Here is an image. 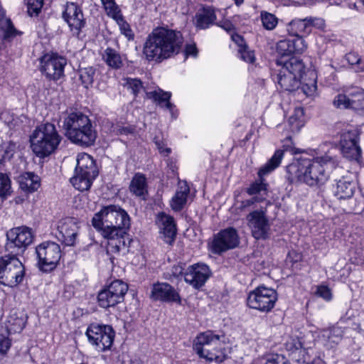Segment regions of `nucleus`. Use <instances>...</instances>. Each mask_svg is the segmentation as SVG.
<instances>
[{"instance_id": "1", "label": "nucleus", "mask_w": 364, "mask_h": 364, "mask_svg": "<svg viewBox=\"0 0 364 364\" xmlns=\"http://www.w3.org/2000/svg\"><path fill=\"white\" fill-rule=\"evenodd\" d=\"M92 223L108 240V251L118 253L130 242L126 232L130 226L129 216L121 207L115 205L103 207L95 214Z\"/></svg>"}, {"instance_id": "2", "label": "nucleus", "mask_w": 364, "mask_h": 364, "mask_svg": "<svg viewBox=\"0 0 364 364\" xmlns=\"http://www.w3.org/2000/svg\"><path fill=\"white\" fill-rule=\"evenodd\" d=\"M183 43V38L181 32L163 27L156 28L147 36L143 54L149 61L161 62L177 55Z\"/></svg>"}, {"instance_id": "3", "label": "nucleus", "mask_w": 364, "mask_h": 364, "mask_svg": "<svg viewBox=\"0 0 364 364\" xmlns=\"http://www.w3.org/2000/svg\"><path fill=\"white\" fill-rule=\"evenodd\" d=\"M326 161V157H300L287 166V180L290 183H304L309 186L323 184L328 178L323 165Z\"/></svg>"}, {"instance_id": "4", "label": "nucleus", "mask_w": 364, "mask_h": 364, "mask_svg": "<svg viewBox=\"0 0 364 364\" xmlns=\"http://www.w3.org/2000/svg\"><path fill=\"white\" fill-rule=\"evenodd\" d=\"M63 128L65 136L78 145L91 146L97 138V132L91 120L80 111L66 112L63 118Z\"/></svg>"}, {"instance_id": "5", "label": "nucleus", "mask_w": 364, "mask_h": 364, "mask_svg": "<svg viewBox=\"0 0 364 364\" xmlns=\"http://www.w3.org/2000/svg\"><path fill=\"white\" fill-rule=\"evenodd\" d=\"M61 141L54 124L38 126L30 137L31 147L35 155L43 159L55 151Z\"/></svg>"}, {"instance_id": "6", "label": "nucleus", "mask_w": 364, "mask_h": 364, "mask_svg": "<svg viewBox=\"0 0 364 364\" xmlns=\"http://www.w3.org/2000/svg\"><path fill=\"white\" fill-rule=\"evenodd\" d=\"M193 348L200 358L210 362L222 363L226 359L224 343L220 336L212 331L200 333L196 338Z\"/></svg>"}, {"instance_id": "7", "label": "nucleus", "mask_w": 364, "mask_h": 364, "mask_svg": "<svg viewBox=\"0 0 364 364\" xmlns=\"http://www.w3.org/2000/svg\"><path fill=\"white\" fill-rule=\"evenodd\" d=\"M277 64L282 65L277 74V83L281 88L289 92L298 89L304 74L305 68L302 61L291 58L287 61L277 60Z\"/></svg>"}, {"instance_id": "8", "label": "nucleus", "mask_w": 364, "mask_h": 364, "mask_svg": "<svg viewBox=\"0 0 364 364\" xmlns=\"http://www.w3.org/2000/svg\"><path fill=\"white\" fill-rule=\"evenodd\" d=\"M25 276L22 262L14 255L0 257V283L14 287L21 283Z\"/></svg>"}, {"instance_id": "9", "label": "nucleus", "mask_w": 364, "mask_h": 364, "mask_svg": "<svg viewBox=\"0 0 364 364\" xmlns=\"http://www.w3.org/2000/svg\"><path fill=\"white\" fill-rule=\"evenodd\" d=\"M284 156V151L277 150L271 159L259 170L258 176L259 179L252 183L247 188L246 192L250 196H257L262 198V200L267 193V183H265L263 176L271 173L277 168Z\"/></svg>"}, {"instance_id": "10", "label": "nucleus", "mask_w": 364, "mask_h": 364, "mask_svg": "<svg viewBox=\"0 0 364 364\" xmlns=\"http://www.w3.org/2000/svg\"><path fill=\"white\" fill-rule=\"evenodd\" d=\"M267 212V208L261 206L246 215L247 225L256 240H266L270 235L271 223Z\"/></svg>"}, {"instance_id": "11", "label": "nucleus", "mask_w": 364, "mask_h": 364, "mask_svg": "<svg viewBox=\"0 0 364 364\" xmlns=\"http://www.w3.org/2000/svg\"><path fill=\"white\" fill-rule=\"evenodd\" d=\"M359 130L353 125H348L343 130V156L358 167L362 159V150L358 144Z\"/></svg>"}, {"instance_id": "12", "label": "nucleus", "mask_w": 364, "mask_h": 364, "mask_svg": "<svg viewBox=\"0 0 364 364\" xmlns=\"http://www.w3.org/2000/svg\"><path fill=\"white\" fill-rule=\"evenodd\" d=\"M277 301V291L272 288L262 285L249 293L247 303L251 309L261 312H269L274 308Z\"/></svg>"}, {"instance_id": "13", "label": "nucleus", "mask_w": 364, "mask_h": 364, "mask_svg": "<svg viewBox=\"0 0 364 364\" xmlns=\"http://www.w3.org/2000/svg\"><path fill=\"white\" fill-rule=\"evenodd\" d=\"M114 334L111 326L104 324L91 323L86 331L89 342L98 351H105L111 348Z\"/></svg>"}, {"instance_id": "14", "label": "nucleus", "mask_w": 364, "mask_h": 364, "mask_svg": "<svg viewBox=\"0 0 364 364\" xmlns=\"http://www.w3.org/2000/svg\"><path fill=\"white\" fill-rule=\"evenodd\" d=\"M39 268L43 272H50L55 268L60 257L61 249L54 242H45L36 248Z\"/></svg>"}, {"instance_id": "15", "label": "nucleus", "mask_w": 364, "mask_h": 364, "mask_svg": "<svg viewBox=\"0 0 364 364\" xmlns=\"http://www.w3.org/2000/svg\"><path fill=\"white\" fill-rule=\"evenodd\" d=\"M7 242L6 248L11 252H23L33 240L34 235L31 228L19 226L11 228L6 233Z\"/></svg>"}, {"instance_id": "16", "label": "nucleus", "mask_w": 364, "mask_h": 364, "mask_svg": "<svg viewBox=\"0 0 364 364\" xmlns=\"http://www.w3.org/2000/svg\"><path fill=\"white\" fill-rule=\"evenodd\" d=\"M125 80V85L127 86L128 89L132 90V92L135 96H137L139 93L144 92L148 99L153 100L154 102H158L161 106L162 104L164 103V106L167 109L170 111L172 109L173 105L169 101L171 96V92H164L160 88L152 91H148L144 87L141 81L137 78L128 77Z\"/></svg>"}, {"instance_id": "17", "label": "nucleus", "mask_w": 364, "mask_h": 364, "mask_svg": "<svg viewBox=\"0 0 364 364\" xmlns=\"http://www.w3.org/2000/svg\"><path fill=\"white\" fill-rule=\"evenodd\" d=\"M238 245L239 237L237 230L233 228H228L215 235L211 249L213 253L221 254L236 247Z\"/></svg>"}, {"instance_id": "18", "label": "nucleus", "mask_w": 364, "mask_h": 364, "mask_svg": "<svg viewBox=\"0 0 364 364\" xmlns=\"http://www.w3.org/2000/svg\"><path fill=\"white\" fill-rule=\"evenodd\" d=\"M63 18L75 35H79L86 24L82 9L73 2H68L65 4Z\"/></svg>"}, {"instance_id": "19", "label": "nucleus", "mask_w": 364, "mask_h": 364, "mask_svg": "<svg viewBox=\"0 0 364 364\" xmlns=\"http://www.w3.org/2000/svg\"><path fill=\"white\" fill-rule=\"evenodd\" d=\"M41 71L46 76L53 80L63 75L66 59L57 55H45L41 60Z\"/></svg>"}, {"instance_id": "20", "label": "nucleus", "mask_w": 364, "mask_h": 364, "mask_svg": "<svg viewBox=\"0 0 364 364\" xmlns=\"http://www.w3.org/2000/svg\"><path fill=\"white\" fill-rule=\"evenodd\" d=\"M186 282L196 289L203 286L210 276L209 267L205 264L189 266L183 273Z\"/></svg>"}, {"instance_id": "21", "label": "nucleus", "mask_w": 364, "mask_h": 364, "mask_svg": "<svg viewBox=\"0 0 364 364\" xmlns=\"http://www.w3.org/2000/svg\"><path fill=\"white\" fill-rule=\"evenodd\" d=\"M58 231L63 242L66 245H74L78 232V226L76 220L72 218H66L60 220L58 222Z\"/></svg>"}, {"instance_id": "22", "label": "nucleus", "mask_w": 364, "mask_h": 364, "mask_svg": "<svg viewBox=\"0 0 364 364\" xmlns=\"http://www.w3.org/2000/svg\"><path fill=\"white\" fill-rule=\"evenodd\" d=\"M306 48L307 45L302 37L281 40L276 46L277 52L282 56L302 53Z\"/></svg>"}, {"instance_id": "23", "label": "nucleus", "mask_w": 364, "mask_h": 364, "mask_svg": "<svg viewBox=\"0 0 364 364\" xmlns=\"http://www.w3.org/2000/svg\"><path fill=\"white\" fill-rule=\"evenodd\" d=\"M156 224L159 226L160 232L164 235V241L171 245L174 241L176 235V225L174 218L164 213L158 214Z\"/></svg>"}, {"instance_id": "24", "label": "nucleus", "mask_w": 364, "mask_h": 364, "mask_svg": "<svg viewBox=\"0 0 364 364\" xmlns=\"http://www.w3.org/2000/svg\"><path fill=\"white\" fill-rule=\"evenodd\" d=\"M343 107L346 109H364V90L351 87L343 92Z\"/></svg>"}, {"instance_id": "25", "label": "nucleus", "mask_w": 364, "mask_h": 364, "mask_svg": "<svg viewBox=\"0 0 364 364\" xmlns=\"http://www.w3.org/2000/svg\"><path fill=\"white\" fill-rule=\"evenodd\" d=\"M151 297L154 300L166 302H179L178 292L167 283H157L153 285Z\"/></svg>"}, {"instance_id": "26", "label": "nucleus", "mask_w": 364, "mask_h": 364, "mask_svg": "<svg viewBox=\"0 0 364 364\" xmlns=\"http://www.w3.org/2000/svg\"><path fill=\"white\" fill-rule=\"evenodd\" d=\"M75 170L87 174L90 177L96 178L98 175V170L93 158L85 153L77 155Z\"/></svg>"}, {"instance_id": "27", "label": "nucleus", "mask_w": 364, "mask_h": 364, "mask_svg": "<svg viewBox=\"0 0 364 364\" xmlns=\"http://www.w3.org/2000/svg\"><path fill=\"white\" fill-rule=\"evenodd\" d=\"M189 193L190 188L187 182L180 181L177 191L170 202L171 208L175 211L181 210L187 202Z\"/></svg>"}, {"instance_id": "28", "label": "nucleus", "mask_w": 364, "mask_h": 364, "mask_svg": "<svg viewBox=\"0 0 364 364\" xmlns=\"http://www.w3.org/2000/svg\"><path fill=\"white\" fill-rule=\"evenodd\" d=\"M26 315L17 310H12L7 319V331L9 333H20L25 327Z\"/></svg>"}, {"instance_id": "29", "label": "nucleus", "mask_w": 364, "mask_h": 364, "mask_svg": "<svg viewBox=\"0 0 364 364\" xmlns=\"http://www.w3.org/2000/svg\"><path fill=\"white\" fill-rule=\"evenodd\" d=\"M287 31L294 38L302 37L303 35L310 33L309 24L307 17L305 18H296L287 25Z\"/></svg>"}, {"instance_id": "30", "label": "nucleus", "mask_w": 364, "mask_h": 364, "mask_svg": "<svg viewBox=\"0 0 364 364\" xmlns=\"http://www.w3.org/2000/svg\"><path fill=\"white\" fill-rule=\"evenodd\" d=\"M19 186L26 193H33L40 187V179L37 175L27 172L18 177Z\"/></svg>"}, {"instance_id": "31", "label": "nucleus", "mask_w": 364, "mask_h": 364, "mask_svg": "<svg viewBox=\"0 0 364 364\" xmlns=\"http://www.w3.org/2000/svg\"><path fill=\"white\" fill-rule=\"evenodd\" d=\"M300 86L306 96L314 95L317 89L316 74L312 70H309L306 73L304 72L303 78L301 79Z\"/></svg>"}, {"instance_id": "32", "label": "nucleus", "mask_w": 364, "mask_h": 364, "mask_svg": "<svg viewBox=\"0 0 364 364\" xmlns=\"http://www.w3.org/2000/svg\"><path fill=\"white\" fill-rule=\"evenodd\" d=\"M129 190L138 197H144L147 193L146 179L144 174L137 173L134 176L129 185Z\"/></svg>"}, {"instance_id": "33", "label": "nucleus", "mask_w": 364, "mask_h": 364, "mask_svg": "<svg viewBox=\"0 0 364 364\" xmlns=\"http://www.w3.org/2000/svg\"><path fill=\"white\" fill-rule=\"evenodd\" d=\"M95 178L75 170V175L70 178V183L75 188L85 191L90 188Z\"/></svg>"}, {"instance_id": "34", "label": "nucleus", "mask_w": 364, "mask_h": 364, "mask_svg": "<svg viewBox=\"0 0 364 364\" xmlns=\"http://www.w3.org/2000/svg\"><path fill=\"white\" fill-rule=\"evenodd\" d=\"M215 19L216 16L214 10L210 8H205L196 15V25L200 29H205L213 24Z\"/></svg>"}, {"instance_id": "35", "label": "nucleus", "mask_w": 364, "mask_h": 364, "mask_svg": "<svg viewBox=\"0 0 364 364\" xmlns=\"http://www.w3.org/2000/svg\"><path fill=\"white\" fill-rule=\"evenodd\" d=\"M106 289L119 304L124 301V296L128 291V285L122 280L117 279L113 281Z\"/></svg>"}, {"instance_id": "36", "label": "nucleus", "mask_w": 364, "mask_h": 364, "mask_svg": "<svg viewBox=\"0 0 364 364\" xmlns=\"http://www.w3.org/2000/svg\"><path fill=\"white\" fill-rule=\"evenodd\" d=\"M102 59L107 65L113 69H119L123 65L121 55L114 48H107L102 54Z\"/></svg>"}, {"instance_id": "37", "label": "nucleus", "mask_w": 364, "mask_h": 364, "mask_svg": "<svg viewBox=\"0 0 364 364\" xmlns=\"http://www.w3.org/2000/svg\"><path fill=\"white\" fill-rule=\"evenodd\" d=\"M289 124L292 132H299L304 125V109L302 107H296L289 119Z\"/></svg>"}, {"instance_id": "38", "label": "nucleus", "mask_w": 364, "mask_h": 364, "mask_svg": "<svg viewBox=\"0 0 364 364\" xmlns=\"http://www.w3.org/2000/svg\"><path fill=\"white\" fill-rule=\"evenodd\" d=\"M109 17L115 20L119 26L121 33L123 34L128 40L134 38V33L130 28L129 25L124 20L121 13V10L116 12V14L111 15Z\"/></svg>"}, {"instance_id": "39", "label": "nucleus", "mask_w": 364, "mask_h": 364, "mask_svg": "<svg viewBox=\"0 0 364 364\" xmlns=\"http://www.w3.org/2000/svg\"><path fill=\"white\" fill-rule=\"evenodd\" d=\"M323 336L327 338V345L333 348L335 345L339 344L341 341V329L339 327H333L326 330Z\"/></svg>"}, {"instance_id": "40", "label": "nucleus", "mask_w": 364, "mask_h": 364, "mask_svg": "<svg viewBox=\"0 0 364 364\" xmlns=\"http://www.w3.org/2000/svg\"><path fill=\"white\" fill-rule=\"evenodd\" d=\"M97 302L100 307L105 309L114 306L118 304L106 288L99 292Z\"/></svg>"}, {"instance_id": "41", "label": "nucleus", "mask_w": 364, "mask_h": 364, "mask_svg": "<svg viewBox=\"0 0 364 364\" xmlns=\"http://www.w3.org/2000/svg\"><path fill=\"white\" fill-rule=\"evenodd\" d=\"M80 79L85 87L92 85L94 82L95 70L92 67L80 68L79 70Z\"/></svg>"}, {"instance_id": "42", "label": "nucleus", "mask_w": 364, "mask_h": 364, "mask_svg": "<svg viewBox=\"0 0 364 364\" xmlns=\"http://www.w3.org/2000/svg\"><path fill=\"white\" fill-rule=\"evenodd\" d=\"M11 193V185L9 177L3 173H0V197L6 199Z\"/></svg>"}, {"instance_id": "43", "label": "nucleus", "mask_w": 364, "mask_h": 364, "mask_svg": "<svg viewBox=\"0 0 364 364\" xmlns=\"http://www.w3.org/2000/svg\"><path fill=\"white\" fill-rule=\"evenodd\" d=\"M261 20L263 26L269 31L273 30L278 23L277 18L274 14L267 11L261 12Z\"/></svg>"}, {"instance_id": "44", "label": "nucleus", "mask_w": 364, "mask_h": 364, "mask_svg": "<svg viewBox=\"0 0 364 364\" xmlns=\"http://www.w3.org/2000/svg\"><path fill=\"white\" fill-rule=\"evenodd\" d=\"M16 145L14 142L4 144L0 149V156L1 157L0 160L3 161L10 160L16 152Z\"/></svg>"}, {"instance_id": "45", "label": "nucleus", "mask_w": 364, "mask_h": 364, "mask_svg": "<svg viewBox=\"0 0 364 364\" xmlns=\"http://www.w3.org/2000/svg\"><path fill=\"white\" fill-rule=\"evenodd\" d=\"M112 131L117 135L128 136L134 133L135 127L129 124L117 123L112 126Z\"/></svg>"}, {"instance_id": "46", "label": "nucleus", "mask_w": 364, "mask_h": 364, "mask_svg": "<svg viewBox=\"0 0 364 364\" xmlns=\"http://www.w3.org/2000/svg\"><path fill=\"white\" fill-rule=\"evenodd\" d=\"M26 4L30 16L38 15L43 7V0H26Z\"/></svg>"}, {"instance_id": "47", "label": "nucleus", "mask_w": 364, "mask_h": 364, "mask_svg": "<svg viewBox=\"0 0 364 364\" xmlns=\"http://www.w3.org/2000/svg\"><path fill=\"white\" fill-rule=\"evenodd\" d=\"M262 201V198L257 196H253L250 199H246L240 202L237 209L241 212L250 210L251 208H255V204Z\"/></svg>"}, {"instance_id": "48", "label": "nucleus", "mask_w": 364, "mask_h": 364, "mask_svg": "<svg viewBox=\"0 0 364 364\" xmlns=\"http://www.w3.org/2000/svg\"><path fill=\"white\" fill-rule=\"evenodd\" d=\"M101 2L108 16L120 11L114 0H101Z\"/></svg>"}, {"instance_id": "49", "label": "nucleus", "mask_w": 364, "mask_h": 364, "mask_svg": "<svg viewBox=\"0 0 364 364\" xmlns=\"http://www.w3.org/2000/svg\"><path fill=\"white\" fill-rule=\"evenodd\" d=\"M355 182L353 180L347 181L343 184V199L350 198L353 195L355 190Z\"/></svg>"}, {"instance_id": "50", "label": "nucleus", "mask_w": 364, "mask_h": 364, "mask_svg": "<svg viewBox=\"0 0 364 364\" xmlns=\"http://www.w3.org/2000/svg\"><path fill=\"white\" fill-rule=\"evenodd\" d=\"M238 54L240 58L247 63H252L255 60L254 52L250 50L247 46L245 48L238 49Z\"/></svg>"}, {"instance_id": "51", "label": "nucleus", "mask_w": 364, "mask_h": 364, "mask_svg": "<svg viewBox=\"0 0 364 364\" xmlns=\"http://www.w3.org/2000/svg\"><path fill=\"white\" fill-rule=\"evenodd\" d=\"M264 364H291L289 361L282 355L273 354L269 355Z\"/></svg>"}, {"instance_id": "52", "label": "nucleus", "mask_w": 364, "mask_h": 364, "mask_svg": "<svg viewBox=\"0 0 364 364\" xmlns=\"http://www.w3.org/2000/svg\"><path fill=\"white\" fill-rule=\"evenodd\" d=\"M307 18L309 24L310 33L311 32V28L313 27L321 31L325 28L326 23L323 18L317 17H307Z\"/></svg>"}, {"instance_id": "53", "label": "nucleus", "mask_w": 364, "mask_h": 364, "mask_svg": "<svg viewBox=\"0 0 364 364\" xmlns=\"http://www.w3.org/2000/svg\"><path fill=\"white\" fill-rule=\"evenodd\" d=\"M315 294L318 296L321 297L326 301H329L331 299L332 294L331 289L326 286H318L316 287V291H315Z\"/></svg>"}, {"instance_id": "54", "label": "nucleus", "mask_w": 364, "mask_h": 364, "mask_svg": "<svg viewBox=\"0 0 364 364\" xmlns=\"http://www.w3.org/2000/svg\"><path fill=\"white\" fill-rule=\"evenodd\" d=\"M231 38L232 41H234L235 44L237 46L238 49L245 48L247 46L243 37L237 33H231Z\"/></svg>"}, {"instance_id": "55", "label": "nucleus", "mask_w": 364, "mask_h": 364, "mask_svg": "<svg viewBox=\"0 0 364 364\" xmlns=\"http://www.w3.org/2000/svg\"><path fill=\"white\" fill-rule=\"evenodd\" d=\"M11 343L7 337L0 334V353H6L10 348Z\"/></svg>"}, {"instance_id": "56", "label": "nucleus", "mask_w": 364, "mask_h": 364, "mask_svg": "<svg viewBox=\"0 0 364 364\" xmlns=\"http://www.w3.org/2000/svg\"><path fill=\"white\" fill-rule=\"evenodd\" d=\"M346 60L350 65H354L360 63V58L357 53L352 52L346 54Z\"/></svg>"}, {"instance_id": "57", "label": "nucleus", "mask_w": 364, "mask_h": 364, "mask_svg": "<svg viewBox=\"0 0 364 364\" xmlns=\"http://www.w3.org/2000/svg\"><path fill=\"white\" fill-rule=\"evenodd\" d=\"M219 26L230 34L234 33L235 26L230 21H224L219 24Z\"/></svg>"}, {"instance_id": "58", "label": "nucleus", "mask_w": 364, "mask_h": 364, "mask_svg": "<svg viewBox=\"0 0 364 364\" xmlns=\"http://www.w3.org/2000/svg\"><path fill=\"white\" fill-rule=\"evenodd\" d=\"M186 54L187 55H192L196 57L198 54V50L196 44H188L186 46Z\"/></svg>"}, {"instance_id": "59", "label": "nucleus", "mask_w": 364, "mask_h": 364, "mask_svg": "<svg viewBox=\"0 0 364 364\" xmlns=\"http://www.w3.org/2000/svg\"><path fill=\"white\" fill-rule=\"evenodd\" d=\"M155 144L161 154H162L165 156H167L171 153V149L170 148H164L162 142L156 141Z\"/></svg>"}, {"instance_id": "60", "label": "nucleus", "mask_w": 364, "mask_h": 364, "mask_svg": "<svg viewBox=\"0 0 364 364\" xmlns=\"http://www.w3.org/2000/svg\"><path fill=\"white\" fill-rule=\"evenodd\" d=\"M173 274L174 275H179L183 274V268L181 266H175L173 268Z\"/></svg>"}, {"instance_id": "61", "label": "nucleus", "mask_w": 364, "mask_h": 364, "mask_svg": "<svg viewBox=\"0 0 364 364\" xmlns=\"http://www.w3.org/2000/svg\"><path fill=\"white\" fill-rule=\"evenodd\" d=\"M333 105H334L336 107H337V108L340 107V105H341V94H338V95L336 97V98H335V100H333Z\"/></svg>"}, {"instance_id": "62", "label": "nucleus", "mask_w": 364, "mask_h": 364, "mask_svg": "<svg viewBox=\"0 0 364 364\" xmlns=\"http://www.w3.org/2000/svg\"><path fill=\"white\" fill-rule=\"evenodd\" d=\"M355 72H364V65L358 66L357 68H355Z\"/></svg>"}, {"instance_id": "63", "label": "nucleus", "mask_w": 364, "mask_h": 364, "mask_svg": "<svg viewBox=\"0 0 364 364\" xmlns=\"http://www.w3.org/2000/svg\"><path fill=\"white\" fill-rule=\"evenodd\" d=\"M234 1H235V4L237 6L241 5L244 2V0H234Z\"/></svg>"}, {"instance_id": "64", "label": "nucleus", "mask_w": 364, "mask_h": 364, "mask_svg": "<svg viewBox=\"0 0 364 364\" xmlns=\"http://www.w3.org/2000/svg\"><path fill=\"white\" fill-rule=\"evenodd\" d=\"M284 146L286 147V151H293V149L291 147H289V145L284 144Z\"/></svg>"}]
</instances>
